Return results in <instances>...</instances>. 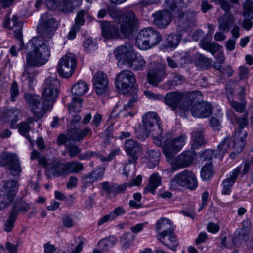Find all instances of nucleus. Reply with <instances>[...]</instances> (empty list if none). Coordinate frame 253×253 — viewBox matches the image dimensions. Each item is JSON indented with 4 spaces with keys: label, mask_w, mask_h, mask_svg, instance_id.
<instances>
[{
    "label": "nucleus",
    "mask_w": 253,
    "mask_h": 253,
    "mask_svg": "<svg viewBox=\"0 0 253 253\" xmlns=\"http://www.w3.org/2000/svg\"><path fill=\"white\" fill-rule=\"evenodd\" d=\"M58 24L51 14L46 12L40 19L37 31L41 36L33 38L28 43L31 51L27 53L22 80L32 83L37 74L34 67L44 65L50 57L51 46L47 39H51L58 28Z\"/></svg>",
    "instance_id": "obj_1"
},
{
    "label": "nucleus",
    "mask_w": 253,
    "mask_h": 253,
    "mask_svg": "<svg viewBox=\"0 0 253 253\" xmlns=\"http://www.w3.org/2000/svg\"><path fill=\"white\" fill-rule=\"evenodd\" d=\"M160 125V118L156 112H149L145 113L142 117L143 126L135 129V138L144 140L151 133L152 137L157 141L156 143H161V141H164V137Z\"/></svg>",
    "instance_id": "obj_2"
},
{
    "label": "nucleus",
    "mask_w": 253,
    "mask_h": 253,
    "mask_svg": "<svg viewBox=\"0 0 253 253\" xmlns=\"http://www.w3.org/2000/svg\"><path fill=\"white\" fill-rule=\"evenodd\" d=\"M201 96L200 92H192L187 94L183 99L180 108L184 110H190L192 115L195 118H206L212 112L211 105L207 102L194 103L196 97Z\"/></svg>",
    "instance_id": "obj_3"
},
{
    "label": "nucleus",
    "mask_w": 253,
    "mask_h": 253,
    "mask_svg": "<svg viewBox=\"0 0 253 253\" xmlns=\"http://www.w3.org/2000/svg\"><path fill=\"white\" fill-rule=\"evenodd\" d=\"M157 238L165 245L175 251L178 242L174 233V227L170 220L166 218H160L156 223Z\"/></svg>",
    "instance_id": "obj_4"
},
{
    "label": "nucleus",
    "mask_w": 253,
    "mask_h": 253,
    "mask_svg": "<svg viewBox=\"0 0 253 253\" xmlns=\"http://www.w3.org/2000/svg\"><path fill=\"white\" fill-rule=\"evenodd\" d=\"M161 40L159 32L151 27H148L141 30L138 33L135 44L140 49L145 50L159 44Z\"/></svg>",
    "instance_id": "obj_5"
},
{
    "label": "nucleus",
    "mask_w": 253,
    "mask_h": 253,
    "mask_svg": "<svg viewBox=\"0 0 253 253\" xmlns=\"http://www.w3.org/2000/svg\"><path fill=\"white\" fill-rule=\"evenodd\" d=\"M166 138L164 136V141H161V143H157L158 145L164 144L163 152L167 159V161L170 162L172 160L174 155L178 152L184 145L187 139L186 135L181 133L175 138L169 141L168 139L170 137L169 134H167Z\"/></svg>",
    "instance_id": "obj_6"
},
{
    "label": "nucleus",
    "mask_w": 253,
    "mask_h": 253,
    "mask_svg": "<svg viewBox=\"0 0 253 253\" xmlns=\"http://www.w3.org/2000/svg\"><path fill=\"white\" fill-rule=\"evenodd\" d=\"M198 183L195 174L191 171L184 170L176 174L170 180L169 186L170 189L175 190L179 187L194 190L197 187Z\"/></svg>",
    "instance_id": "obj_7"
},
{
    "label": "nucleus",
    "mask_w": 253,
    "mask_h": 253,
    "mask_svg": "<svg viewBox=\"0 0 253 253\" xmlns=\"http://www.w3.org/2000/svg\"><path fill=\"white\" fill-rule=\"evenodd\" d=\"M24 97L31 111L38 119L42 118L47 110L52 106L49 103L44 100L42 101L38 95L25 93Z\"/></svg>",
    "instance_id": "obj_8"
},
{
    "label": "nucleus",
    "mask_w": 253,
    "mask_h": 253,
    "mask_svg": "<svg viewBox=\"0 0 253 253\" xmlns=\"http://www.w3.org/2000/svg\"><path fill=\"white\" fill-rule=\"evenodd\" d=\"M120 32L125 38H129L137 28L138 19L134 12L130 10H126L122 14L120 20Z\"/></svg>",
    "instance_id": "obj_9"
},
{
    "label": "nucleus",
    "mask_w": 253,
    "mask_h": 253,
    "mask_svg": "<svg viewBox=\"0 0 253 253\" xmlns=\"http://www.w3.org/2000/svg\"><path fill=\"white\" fill-rule=\"evenodd\" d=\"M18 187L17 181L4 182L3 189L0 193V210H4L10 206L15 197Z\"/></svg>",
    "instance_id": "obj_10"
},
{
    "label": "nucleus",
    "mask_w": 253,
    "mask_h": 253,
    "mask_svg": "<svg viewBox=\"0 0 253 253\" xmlns=\"http://www.w3.org/2000/svg\"><path fill=\"white\" fill-rule=\"evenodd\" d=\"M0 165L8 170L13 176H18L22 172L19 159L15 153L8 152L1 153Z\"/></svg>",
    "instance_id": "obj_11"
},
{
    "label": "nucleus",
    "mask_w": 253,
    "mask_h": 253,
    "mask_svg": "<svg viewBox=\"0 0 253 253\" xmlns=\"http://www.w3.org/2000/svg\"><path fill=\"white\" fill-rule=\"evenodd\" d=\"M134 74L128 70H124L116 77L115 85L120 93H126L131 87H134Z\"/></svg>",
    "instance_id": "obj_12"
},
{
    "label": "nucleus",
    "mask_w": 253,
    "mask_h": 253,
    "mask_svg": "<svg viewBox=\"0 0 253 253\" xmlns=\"http://www.w3.org/2000/svg\"><path fill=\"white\" fill-rule=\"evenodd\" d=\"M59 85L60 83L57 78L50 77L46 78L42 92L43 100L49 103L52 106L58 96Z\"/></svg>",
    "instance_id": "obj_13"
},
{
    "label": "nucleus",
    "mask_w": 253,
    "mask_h": 253,
    "mask_svg": "<svg viewBox=\"0 0 253 253\" xmlns=\"http://www.w3.org/2000/svg\"><path fill=\"white\" fill-rule=\"evenodd\" d=\"M77 61L75 55L68 53L62 56L58 64L57 71L60 76L69 78L74 72Z\"/></svg>",
    "instance_id": "obj_14"
},
{
    "label": "nucleus",
    "mask_w": 253,
    "mask_h": 253,
    "mask_svg": "<svg viewBox=\"0 0 253 253\" xmlns=\"http://www.w3.org/2000/svg\"><path fill=\"white\" fill-rule=\"evenodd\" d=\"M82 0H45V3L49 8H59L64 13L71 12L78 7Z\"/></svg>",
    "instance_id": "obj_15"
},
{
    "label": "nucleus",
    "mask_w": 253,
    "mask_h": 253,
    "mask_svg": "<svg viewBox=\"0 0 253 253\" xmlns=\"http://www.w3.org/2000/svg\"><path fill=\"white\" fill-rule=\"evenodd\" d=\"M135 54L133 49V45L130 42H126L116 49L114 54L118 62L126 63L130 60Z\"/></svg>",
    "instance_id": "obj_16"
},
{
    "label": "nucleus",
    "mask_w": 253,
    "mask_h": 253,
    "mask_svg": "<svg viewBox=\"0 0 253 253\" xmlns=\"http://www.w3.org/2000/svg\"><path fill=\"white\" fill-rule=\"evenodd\" d=\"M108 81L107 75L101 71L98 72L94 75L92 79L93 86L97 95H102L107 91Z\"/></svg>",
    "instance_id": "obj_17"
},
{
    "label": "nucleus",
    "mask_w": 253,
    "mask_h": 253,
    "mask_svg": "<svg viewBox=\"0 0 253 253\" xmlns=\"http://www.w3.org/2000/svg\"><path fill=\"white\" fill-rule=\"evenodd\" d=\"M166 76L165 66L157 65L149 71L147 77L149 83L153 86H157Z\"/></svg>",
    "instance_id": "obj_18"
},
{
    "label": "nucleus",
    "mask_w": 253,
    "mask_h": 253,
    "mask_svg": "<svg viewBox=\"0 0 253 253\" xmlns=\"http://www.w3.org/2000/svg\"><path fill=\"white\" fill-rule=\"evenodd\" d=\"M241 168L240 167L236 168L222 181V194L224 195H229L230 194L232 191V187L241 173Z\"/></svg>",
    "instance_id": "obj_19"
},
{
    "label": "nucleus",
    "mask_w": 253,
    "mask_h": 253,
    "mask_svg": "<svg viewBox=\"0 0 253 253\" xmlns=\"http://www.w3.org/2000/svg\"><path fill=\"white\" fill-rule=\"evenodd\" d=\"M128 185L129 184L126 183L118 185L115 183L104 181L101 183V187L102 190L106 192L107 195L114 197L117 194L123 193Z\"/></svg>",
    "instance_id": "obj_20"
},
{
    "label": "nucleus",
    "mask_w": 253,
    "mask_h": 253,
    "mask_svg": "<svg viewBox=\"0 0 253 253\" xmlns=\"http://www.w3.org/2000/svg\"><path fill=\"white\" fill-rule=\"evenodd\" d=\"M195 157L193 150L185 151L175 159L173 164L178 168H186L193 163Z\"/></svg>",
    "instance_id": "obj_21"
},
{
    "label": "nucleus",
    "mask_w": 253,
    "mask_h": 253,
    "mask_svg": "<svg viewBox=\"0 0 253 253\" xmlns=\"http://www.w3.org/2000/svg\"><path fill=\"white\" fill-rule=\"evenodd\" d=\"M172 13L167 10H160L153 14V23L159 28H164L172 21Z\"/></svg>",
    "instance_id": "obj_22"
},
{
    "label": "nucleus",
    "mask_w": 253,
    "mask_h": 253,
    "mask_svg": "<svg viewBox=\"0 0 253 253\" xmlns=\"http://www.w3.org/2000/svg\"><path fill=\"white\" fill-rule=\"evenodd\" d=\"M196 14L194 12L182 11H178L176 17L180 18L178 26L181 30H185L191 25H193L196 19Z\"/></svg>",
    "instance_id": "obj_23"
},
{
    "label": "nucleus",
    "mask_w": 253,
    "mask_h": 253,
    "mask_svg": "<svg viewBox=\"0 0 253 253\" xmlns=\"http://www.w3.org/2000/svg\"><path fill=\"white\" fill-rule=\"evenodd\" d=\"M248 224H250V222L248 220H244L243 222V227L236 231L235 236L232 239L234 245L238 246L248 239L251 232L249 228L245 226Z\"/></svg>",
    "instance_id": "obj_24"
},
{
    "label": "nucleus",
    "mask_w": 253,
    "mask_h": 253,
    "mask_svg": "<svg viewBox=\"0 0 253 253\" xmlns=\"http://www.w3.org/2000/svg\"><path fill=\"white\" fill-rule=\"evenodd\" d=\"M4 25L6 28L13 30L16 38L18 40L22 39V24L19 21V18L13 15L11 19L7 18L4 21Z\"/></svg>",
    "instance_id": "obj_25"
},
{
    "label": "nucleus",
    "mask_w": 253,
    "mask_h": 253,
    "mask_svg": "<svg viewBox=\"0 0 253 253\" xmlns=\"http://www.w3.org/2000/svg\"><path fill=\"white\" fill-rule=\"evenodd\" d=\"M102 36L106 39H117L120 37L121 33L117 27L105 22L102 24Z\"/></svg>",
    "instance_id": "obj_26"
},
{
    "label": "nucleus",
    "mask_w": 253,
    "mask_h": 253,
    "mask_svg": "<svg viewBox=\"0 0 253 253\" xmlns=\"http://www.w3.org/2000/svg\"><path fill=\"white\" fill-rule=\"evenodd\" d=\"M193 62L196 67L200 70H207L212 67V59L200 53L194 55Z\"/></svg>",
    "instance_id": "obj_27"
},
{
    "label": "nucleus",
    "mask_w": 253,
    "mask_h": 253,
    "mask_svg": "<svg viewBox=\"0 0 253 253\" xmlns=\"http://www.w3.org/2000/svg\"><path fill=\"white\" fill-rule=\"evenodd\" d=\"M183 99V95L177 92H169L164 97L165 103L172 110L177 109L179 103Z\"/></svg>",
    "instance_id": "obj_28"
},
{
    "label": "nucleus",
    "mask_w": 253,
    "mask_h": 253,
    "mask_svg": "<svg viewBox=\"0 0 253 253\" xmlns=\"http://www.w3.org/2000/svg\"><path fill=\"white\" fill-rule=\"evenodd\" d=\"M234 18L230 13H225L218 19V28L223 33L228 32L234 24Z\"/></svg>",
    "instance_id": "obj_29"
},
{
    "label": "nucleus",
    "mask_w": 253,
    "mask_h": 253,
    "mask_svg": "<svg viewBox=\"0 0 253 253\" xmlns=\"http://www.w3.org/2000/svg\"><path fill=\"white\" fill-rule=\"evenodd\" d=\"M161 176L158 173H153L150 177L148 183L144 188V193L150 192L154 194L155 190L161 185Z\"/></svg>",
    "instance_id": "obj_30"
},
{
    "label": "nucleus",
    "mask_w": 253,
    "mask_h": 253,
    "mask_svg": "<svg viewBox=\"0 0 253 253\" xmlns=\"http://www.w3.org/2000/svg\"><path fill=\"white\" fill-rule=\"evenodd\" d=\"M182 4V0H165L163 4L164 10H167L172 13V16L176 17L178 11H181L179 7Z\"/></svg>",
    "instance_id": "obj_31"
},
{
    "label": "nucleus",
    "mask_w": 253,
    "mask_h": 253,
    "mask_svg": "<svg viewBox=\"0 0 253 253\" xmlns=\"http://www.w3.org/2000/svg\"><path fill=\"white\" fill-rule=\"evenodd\" d=\"M125 151L128 155H138L142 152L139 144L135 140L127 139L125 143Z\"/></svg>",
    "instance_id": "obj_32"
},
{
    "label": "nucleus",
    "mask_w": 253,
    "mask_h": 253,
    "mask_svg": "<svg viewBox=\"0 0 253 253\" xmlns=\"http://www.w3.org/2000/svg\"><path fill=\"white\" fill-rule=\"evenodd\" d=\"M160 153L155 150H148L145 155L146 162L150 168L156 166L160 161Z\"/></svg>",
    "instance_id": "obj_33"
},
{
    "label": "nucleus",
    "mask_w": 253,
    "mask_h": 253,
    "mask_svg": "<svg viewBox=\"0 0 253 253\" xmlns=\"http://www.w3.org/2000/svg\"><path fill=\"white\" fill-rule=\"evenodd\" d=\"M247 135V132L239 131L235 132V140L233 147L237 153H239L243 150Z\"/></svg>",
    "instance_id": "obj_34"
},
{
    "label": "nucleus",
    "mask_w": 253,
    "mask_h": 253,
    "mask_svg": "<svg viewBox=\"0 0 253 253\" xmlns=\"http://www.w3.org/2000/svg\"><path fill=\"white\" fill-rule=\"evenodd\" d=\"M231 140L229 137H226L218 145L214 154L216 158H222L230 148Z\"/></svg>",
    "instance_id": "obj_35"
},
{
    "label": "nucleus",
    "mask_w": 253,
    "mask_h": 253,
    "mask_svg": "<svg viewBox=\"0 0 253 253\" xmlns=\"http://www.w3.org/2000/svg\"><path fill=\"white\" fill-rule=\"evenodd\" d=\"M85 239L82 237H75L74 243H69L67 249L71 253H79L83 250V246L84 244Z\"/></svg>",
    "instance_id": "obj_36"
},
{
    "label": "nucleus",
    "mask_w": 253,
    "mask_h": 253,
    "mask_svg": "<svg viewBox=\"0 0 253 253\" xmlns=\"http://www.w3.org/2000/svg\"><path fill=\"white\" fill-rule=\"evenodd\" d=\"M191 144L194 148H197L206 143L202 133V129L194 130L191 133Z\"/></svg>",
    "instance_id": "obj_37"
},
{
    "label": "nucleus",
    "mask_w": 253,
    "mask_h": 253,
    "mask_svg": "<svg viewBox=\"0 0 253 253\" xmlns=\"http://www.w3.org/2000/svg\"><path fill=\"white\" fill-rule=\"evenodd\" d=\"M126 63L135 71L143 70L146 64L142 56H137L135 54L132 57L131 60H128Z\"/></svg>",
    "instance_id": "obj_38"
},
{
    "label": "nucleus",
    "mask_w": 253,
    "mask_h": 253,
    "mask_svg": "<svg viewBox=\"0 0 253 253\" xmlns=\"http://www.w3.org/2000/svg\"><path fill=\"white\" fill-rule=\"evenodd\" d=\"M51 170L53 176L56 177L68 174L66 163H62L58 162H54L52 164Z\"/></svg>",
    "instance_id": "obj_39"
},
{
    "label": "nucleus",
    "mask_w": 253,
    "mask_h": 253,
    "mask_svg": "<svg viewBox=\"0 0 253 253\" xmlns=\"http://www.w3.org/2000/svg\"><path fill=\"white\" fill-rule=\"evenodd\" d=\"M22 116L21 110L16 108H12L6 110L4 117L7 121L14 123L16 122Z\"/></svg>",
    "instance_id": "obj_40"
},
{
    "label": "nucleus",
    "mask_w": 253,
    "mask_h": 253,
    "mask_svg": "<svg viewBox=\"0 0 253 253\" xmlns=\"http://www.w3.org/2000/svg\"><path fill=\"white\" fill-rule=\"evenodd\" d=\"M182 79L183 77L181 75L175 73L173 79L168 80L167 82L162 84L161 87L162 89L167 90L172 89L175 86L181 84Z\"/></svg>",
    "instance_id": "obj_41"
},
{
    "label": "nucleus",
    "mask_w": 253,
    "mask_h": 253,
    "mask_svg": "<svg viewBox=\"0 0 253 253\" xmlns=\"http://www.w3.org/2000/svg\"><path fill=\"white\" fill-rule=\"evenodd\" d=\"M181 38L182 35L181 34L169 35L166 38L165 47L167 48H175L178 45Z\"/></svg>",
    "instance_id": "obj_42"
},
{
    "label": "nucleus",
    "mask_w": 253,
    "mask_h": 253,
    "mask_svg": "<svg viewBox=\"0 0 253 253\" xmlns=\"http://www.w3.org/2000/svg\"><path fill=\"white\" fill-rule=\"evenodd\" d=\"M88 90V84L84 81H80L73 86L72 92L77 96L84 95Z\"/></svg>",
    "instance_id": "obj_43"
},
{
    "label": "nucleus",
    "mask_w": 253,
    "mask_h": 253,
    "mask_svg": "<svg viewBox=\"0 0 253 253\" xmlns=\"http://www.w3.org/2000/svg\"><path fill=\"white\" fill-rule=\"evenodd\" d=\"M134 240V236L131 233L126 232L123 234L120 239L122 249L123 250H127Z\"/></svg>",
    "instance_id": "obj_44"
},
{
    "label": "nucleus",
    "mask_w": 253,
    "mask_h": 253,
    "mask_svg": "<svg viewBox=\"0 0 253 253\" xmlns=\"http://www.w3.org/2000/svg\"><path fill=\"white\" fill-rule=\"evenodd\" d=\"M30 209V205L25 201H20L15 202L12 206L10 213H14V215L17 217L18 214L21 212H26Z\"/></svg>",
    "instance_id": "obj_45"
},
{
    "label": "nucleus",
    "mask_w": 253,
    "mask_h": 253,
    "mask_svg": "<svg viewBox=\"0 0 253 253\" xmlns=\"http://www.w3.org/2000/svg\"><path fill=\"white\" fill-rule=\"evenodd\" d=\"M200 46L202 49L208 51L212 55L217 52L220 48V45L217 43L210 42L205 39L201 40Z\"/></svg>",
    "instance_id": "obj_46"
},
{
    "label": "nucleus",
    "mask_w": 253,
    "mask_h": 253,
    "mask_svg": "<svg viewBox=\"0 0 253 253\" xmlns=\"http://www.w3.org/2000/svg\"><path fill=\"white\" fill-rule=\"evenodd\" d=\"M117 240L116 238L111 236L104 238L98 242L99 248L104 251H109L110 248L113 247L117 243Z\"/></svg>",
    "instance_id": "obj_47"
},
{
    "label": "nucleus",
    "mask_w": 253,
    "mask_h": 253,
    "mask_svg": "<svg viewBox=\"0 0 253 253\" xmlns=\"http://www.w3.org/2000/svg\"><path fill=\"white\" fill-rule=\"evenodd\" d=\"M213 174V169L212 163L209 162L202 167L201 171V176L202 179L205 180H209Z\"/></svg>",
    "instance_id": "obj_48"
},
{
    "label": "nucleus",
    "mask_w": 253,
    "mask_h": 253,
    "mask_svg": "<svg viewBox=\"0 0 253 253\" xmlns=\"http://www.w3.org/2000/svg\"><path fill=\"white\" fill-rule=\"evenodd\" d=\"M96 157L100 159L102 162L109 161L111 160V158L110 157H104L100 154L94 152L92 151H87L82 155H79V159L80 160H87L90 159L91 157Z\"/></svg>",
    "instance_id": "obj_49"
},
{
    "label": "nucleus",
    "mask_w": 253,
    "mask_h": 253,
    "mask_svg": "<svg viewBox=\"0 0 253 253\" xmlns=\"http://www.w3.org/2000/svg\"><path fill=\"white\" fill-rule=\"evenodd\" d=\"M66 166L68 174L71 173H78L84 169L83 165L78 162L66 163Z\"/></svg>",
    "instance_id": "obj_50"
},
{
    "label": "nucleus",
    "mask_w": 253,
    "mask_h": 253,
    "mask_svg": "<svg viewBox=\"0 0 253 253\" xmlns=\"http://www.w3.org/2000/svg\"><path fill=\"white\" fill-rule=\"evenodd\" d=\"M16 218L17 217L14 215L13 212L9 213L8 218L5 220L3 225V230L5 232L8 233L12 231Z\"/></svg>",
    "instance_id": "obj_51"
},
{
    "label": "nucleus",
    "mask_w": 253,
    "mask_h": 253,
    "mask_svg": "<svg viewBox=\"0 0 253 253\" xmlns=\"http://www.w3.org/2000/svg\"><path fill=\"white\" fill-rule=\"evenodd\" d=\"M82 99L79 97H74L72 98V102L68 105V110L70 113L78 112L81 107Z\"/></svg>",
    "instance_id": "obj_52"
},
{
    "label": "nucleus",
    "mask_w": 253,
    "mask_h": 253,
    "mask_svg": "<svg viewBox=\"0 0 253 253\" xmlns=\"http://www.w3.org/2000/svg\"><path fill=\"white\" fill-rule=\"evenodd\" d=\"M107 11L108 14L112 18H113L115 21H118L120 20L122 14L123 13L121 10L114 6H108Z\"/></svg>",
    "instance_id": "obj_53"
},
{
    "label": "nucleus",
    "mask_w": 253,
    "mask_h": 253,
    "mask_svg": "<svg viewBox=\"0 0 253 253\" xmlns=\"http://www.w3.org/2000/svg\"><path fill=\"white\" fill-rule=\"evenodd\" d=\"M18 130L19 133L27 138L32 145L31 138L28 135L29 131L30 130V127L28 123L27 122H23L20 124L19 125Z\"/></svg>",
    "instance_id": "obj_54"
},
{
    "label": "nucleus",
    "mask_w": 253,
    "mask_h": 253,
    "mask_svg": "<svg viewBox=\"0 0 253 253\" xmlns=\"http://www.w3.org/2000/svg\"><path fill=\"white\" fill-rule=\"evenodd\" d=\"M215 153L211 149H206L204 151H200L199 153L200 161L204 162L205 161L211 160Z\"/></svg>",
    "instance_id": "obj_55"
},
{
    "label": "nucleus",
    "mask_w": 253,
    "mask_h": 253,
    "mask_svg": "<svg viewBox=\"0 0 253 253\" xmlns=\"http://www.w3.org/2000/svg\"><path fill=\"white\" fill-rule=\"evenodd\" d=\"M87 11L84 10H81L77 13V17L75 18V25H84L85 23V20L84 17L87 16Z\"/></svg>",
    "instance_id": "obj_56"
},
{
    "label": "nucleus",
    "mask_w": 253,
    "mask_h": 253,
    "mask_svg": "<svg viewBox=\"0 0 253 253\" xmlns=\"http://www.w3.org/2000/svg\"><path fill=\"white\" fill-rule=\"evenodd\" d=\"M10 100L12 102H14L16 100V98L19 94L18 85L16 81H13L11 84L10 88Z\"/></svg>",
    "instance_id": "obj_57"
},
{
    "label": "nucleus",
    "mask_w": 253,
    "mask_h": 253,
    "mask_svg": "<svg viewBox=\"0 0 253 253\" xmlns=\"http://www.w3.org/2000/svg\"><path fill=\"white\" fill-rule=\"evenodd\" d=\"M230 104L231 107L237 112L239 113L243 112L246 109V102H238L236 101H230Z\"/></svg>",
    "instance_id": "obj_58"
},
{
    "label": "nucleus",
    "mask_w": 253,
    "mask_h": 253,
    "mask_svg": "<svg viewBox=\"0 0 253 253\" xmlns=\"http://www.w3.org/2000/svg\"><path fill=\"white\" fill-rule=\"evenodd\" d=\"M245 16L252 18L253 17V3L250 1H246L243 4Z\"/></svg>",
    "instance_id": "obj_59"
},
{
    "label": "nucleus",
    "mask_w": 253,
    "mask_h": 253,
    "mask_svg": "<svg viewBox=\"0 0 253 253\" xmlns=\"http://www.w3.org/2000/svg\"><path fill=\"white\" fill-rule=\"evenodd\" d=\"M62 222L63 225L66 228H72L75 225L73 219L66 214L62 215Z\"/></svg>",
    "instance_id": "obj_60"
},
{
    "label": "nucleus",
    "mask_w": 253,
    "mask_h": 253,
    "mask_svg": "<svg viewBox=\"0 0 253 253\" xmlns=\"http://www.w3.org/2000/svg\"><path fill=\"white\" fill-rule=\"evenodd\" d=\"M69 155L71 157H75L78 155L81 151V149L76 145H70L67 146Z\"/></svg>",
    "instance_id": "obj_61"
},
{
    "label": "nucleus",
    "mask_w": 253,
    "mask_h": 253,
    "mask_svg": "<svg viewBox=\"0 0 253 253\" xmlns=\"http://www.w3.org/2000/svg\"><path fill=\"white\" fill-rule=\"evenodd\" d=\"M84 48L89 52L93 51L97 48V45L93 42L91 39H86L84 42Z\"/></svg>",
    "instance_id": "obj_62"
},
{
    "label": "nucleus",
    "mask_w": 253,
    "mask_h": 253,
    "mask_svg": "<svg viewBox=\"0 0 253 253\" xmlns=\"http://www.w3.org/2000/svg\"><path fill=\"white\" fill-rule=\"evenodd\" d=\"M166 61L168 66L171 68H178L180 65L176 55H174L172 57H167Z\"/></svg>",
    "instance_id": "obj_63"
},
{
    "label": "nucleus",
    "mask_w": 253,
    "mask_h": 253,
    "mask_svg": "<svg viewBox=\"0 0 253 253\" xmlns=\"http://www.w3.org/2000/svg\"><path fill=\"white\" fill-rule=\"evenodd\" d=\"M176 56L179 61V64L181 67L185 64L189 63L190 60V55L188 53L180 54L179 55H177Z\"/></svg>",
    "instance_id": "obj_64"
}]
</instances>
